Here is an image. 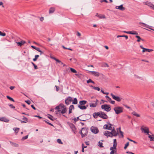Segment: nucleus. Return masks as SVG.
<instances>
[{"instance_id":"26","label":"nucleus","mask_w":154,"mask_h":154,"mask_svg":"<svg viewBox=\"0 0 154 154\" xmlns=\"http://www.w3.org/2000/svg\"><path fill=\"white\" fill-rule=\"evenodd\" d=\"M74 106L73 105H71L69 108V114L70 113L72 112V109H74Z\"/></svg>"},{"instance_id":"7","label":"nucleus","mask_w":154,"mask_h":154,"mask_svg":"<svg viewBox=\"0 0 154 154\" xmlns=\"http://www.w3.org/2000/svg\"><path fill=\"white\" fill-rule=\"evenodd\" d=\"M72 101V98L71 97H69L66 98L65 100V103L66 104L68 105L70 104Z\"/></svg>"},{"instance_id":"36","label":"nucleus","mask_w":154,"mask_h":154,"mask_svg":"<svg viewBox=\"0 0 154 154\" xmlns=\"http://www.w3.org/2000/svg\"><path fill=\"white\" fill-rule=\"evenodd\" d=\"M125 37L126 39H127L128 38V36L126 35H118L117 36V37L118 38L119 37Z\"/></svg>"},{"instance_id":"35","label":"nucleus","mask_w":154,"mask_h":154,"mask_svg":"<svg viewBox=\"0 0 154 154\" xmlns=\"http://www.w3.org/2000/svg\"><path fill=\"white\" fill-rule=\"evenodd\" d=\"M78 101L77 99V98H74L73 101L72 103V104H76L77 103Z\"/></svg>"},{"instance_id":"59","label":"nucleus","mask_w":154,"mask_h":154,"mask_svg":"<svg viewBox=\"0 0 154 154\" xmlns=\"http://www.w3.org/2000/svg\"><path fill=\"white\" fill-rule=\"evenodd\" d=\"M105 2L106 3H108V2L106 0H100V2Z\"/></svg>"},{"instance_id":"6","label":"nucleus","mask_w":154,"mask_h":154,"mask_svg":"<svg viewBox=\"0 0 154 154\" xmlns=\"http://www.w3.org/2000/svg\"><path fill=\"white\" fill-rule=\"evenodd\" d=\"M110 95L114 100L118 102H120L121 101L122 99L120 97H119L118 96H115L112 93H111Z\"/></svg>"},{"instance_id":"38","label":"nucleus","mask_w":154,"mask_h":154,"mask_svg":"<svg viewBox=\"0 0 154 154\" xmlns=\"http://www.w3.org/2000/svg\"><path fill=\"white\" fill-rule=\"evenodd\" d=\"M70 69L71 71L72 72L74 73L77 72L76 71L75 69H74L73 68H70Z\"/></svg>"},{"instance_id":"12","label":"nucleus","mask_w":154,"mask_h":154,"mask_svg":"<svg viewBox=\"0 0 154 154\" xmlns=\"http://www.w3.org/2000/svg\"><path fill=\"white\" fill-rule=\"evenodd\" d=\"M98 101V100L96 99V101L94 103H89L90 106L91 107H96L97 105V102Z\"/></svg>"},{"instance_id":"2","label":"nucleus","mask_w":154,"mask_h":154,"mask_svg":"<svg viewBox=\"0 0 154 154\" xmlns=\"http://www.w3.org/2000/svg\"><path fill=\"white\" fill-rule=\"evenodd\" d=\"M113 109L116 114H119L123 112V108L121 106H117L115 107Z\"/></svg>"},{"instance_id":"18","label":"nucleus","mask_w":154,"mask_h":154,"mask_svg":"<svg viewBox=\"0 0 154 154\" xmlns=\"http://www.w3.org/2000/svg\"><path fill=\"white\" fill-rule=\"evenodd\" d=\"M1 121L4 122H8L9 121L8 119L4 117H1Z\"/></svg>"},{"instance_id":"11","label":"nucleus","mask_w":154,"mask_h":154,"mask_svg":"<svg viewBox=\"0 0 154 154\" xmlns=\"http://www.w3.org/2000/svg\"><path fill=\"white\" fill-rule=\"evenodd\" d=\"M100 115V118L104 119H107L108 118L107 115L104 112L101 111Z\"/></svg>"},{"instance_id":"23","label":"nucleus","mask_w":154,"mask_h":154,"mask_svg":"<svg viewBox=\"0 0 154 154\" xmlns=\"http://www.w3.org/2000/svg\"><path fill=\"white\" fill-rule=\"evenodd\" d=\"M153 50L152 49H147L146 48H143V50L142 52H145L146 51H148V52H150L151 51H153Z\"/></svg>"},{"instance_id":"22","label":"nucleus","mask_w":154,"mask_h":154,"mask_svg":"<svg viewBox=\"0 0 154 154\" xmlns=\"http://www.w3.org/2000/svg\"><path fill=\"white\" fill-rule=\"evenodd\" d=\"M55 8L54 7H51L49 10V13L52 14L54 13L55 11Z\"/></svg>"},{"instance_id":"14","label":"nucleus","mask_w":154,"mask_h":154,"mask_svg":"<svg viewBox=\"0 0 154 154\" xmlns=\"http://www.w3.org/2000/svg\"><path fill=\"white\" fill-rule=\"evenodd\" d=\"M139 24L141 25L142 27H145L148 29H150V26L146 23L142 22H140L139 23Z\"/></svg>"},{"instance_id":"40","label":"nucleus","mask_w":154,"mask_h":154,"mask_svg":"<svg viewBox=\"0 0 154 154\" xmlns=\"http://www.w3.org/2000/svg\"><path fill=\"white\" fill-rule=\"evenodd\" d=\"M99 18L100 19H105L106 18L105 16L104 15H100Z\"/></svg>"},{"instance_id":"24","label":"nucleus","mask_w":154,"mask_h":154,"mask_svg":"<svg viewBox=\"0 0 154 154\" xmlns=\"http://www.w3.org/2000/svg\"><path fill=\"white\" fill-rule=\"evenodd\" d=\"M78 107L81 109H87V107L85 106H83L80 105H78Z\"/></svg>"},{"instance_id":"31","label":"nucleus","mask_w":154,"mask_h":154,"mask_svg":"<svg viewBox=\"0 0 154 154\" xmlns=\"http://www.w3.org/2000/svg\"><path fill=\"white\" fill-rule=\"evenodd\" d=\"M132 114L134 115V116L137 117H139L140 116V115L137 114L136 112L135 111H134L132 112Z\"/></svg>"},{"instance_id":"51","label":"nucleus","mask_w":154,"mask_h":154,"mask_svg":"<svg viewBox=\"0 0 154 154\" xmlns=\"http://www.w3.org/2000/svg\"><path fill=\"white\" fill-rule=\"evenodd\" d=\"M93 116L94 118L96 119L97 118V116L96 113V112L94 113L93 114Z\"/></svg>"},{"instance_id":"30","label":"nucleus","mask_w":154,"mask_h":154,"mask_svg":"<svg viewBox=\"0 0 154 154\" xmlns=\"http://www.w3.org/2000/svg\"><path fill=\"white\" fill-rule=\"evenodd\" d=\"M135 37L138 38V39L137 40V42H140V40H142V41L143 40V39H142L140 36L138 35H136Z\"/></svg>"},{"instance_id":"56","label":"nucleus","mask_w":154,"mask_h":154,"mask_svg":"<svg viewBox=\"0 0 154 154\" xmlns=\"http://www.w3.org/2000/svg\"><path fill=\"white\" fill-rule=\"evenodd\" d=\"M110 150H112L110 152V154H114V150H113V149H110Z\"/></svg>"},{"instance_id":"10","label":"nucleus","mask_w":154,"mask_h":154,"mask_svg":"<svg viewBox=\"0 0 154 154\" xmlns=\"http://www.w3.org/2000/svg\"><path fill=\"white\" fill-rule=\"evenodd\" d=\"M104 135L107 137L109 136L110 137H112L113 136L112 132H110L108 131H105L104 133Z\"/></svg>"},{"instance_id":"39","label":"nucleus","mask_w":154,"mask_h":154,"mask_svg":"<svg viewBox=\"0 0 154 154\" xmlns=\"http://www.w3.org/2000/svg\"><path fill=\"white\" fill-rule=\"evenodd\" d=\"M79 119V117H78L77 118H75L74 119V121L75 122L77 121ZM80 121H85V120H82V119H80Z\"/></svg>"},{"instance_id":"62","label":"nucleus","mask_w":154,"mask_h":154,"mask_svg":"<svg viewBox=\"0 0 154 154\" xmlns=\"http://www.w3.org/2000/svg\"><path fill=\"white\" fill-rule=\"evenodd\" d=\"M76 35L78 36H80L81 35V33L78 32H77Z\"/></svg>"},{"instance_id":"33","label":"nucleus","mask_w":154,"mask_h":154,"mask_svg":"<svg viewBox=\"0 0 154 154\" xmlns=\"http://www.w3.org/2000/svg\"><path fill=\"white\" fill-rule=\"evenodd\" d=\"M117 146V143L115 144V143H113V146L112 147H111L110 148V149H116V147Z\"/></svg>"},{"instance_id":"28","label":"nucleus","mask_w":154,"mask_h":154,"mask_svg":"<svg viewBox=\"0 0 154 154\" xmlns=\"http://www.w3.org/2000/svg\"><path fill=\"white\" fill-rule=\"evenodd\" d=\"M19 129H20L19 128H13V130L15 131V133L16 135L17 134V133L18 132Z\"/></svg>"},{"instance_id":"46","label":"nucleus","mask_w":154,"mask_h":154,"mask_svg":"<svg viewBox=\"0 0 154 154\" xmlns=\"http://www.w3.org/2000/svg\"><path fill=\"white\" fill-rule=\"evenodd\" d=\"M129 142H128L127 143L125 144V146L124 147V149H126L127 148V147L129 146Z\"/></svg>"},{"instance_id":"3","label":"nucleus","mask_w":154,"mask_h":154,"mask_svg":"<svg viewBox=\"0 0 154 154\" xmlns=\"http://www.w3.org/2000/svg\"><path fill=\"white\" fill-rule=\"evenodd\" d=\"M101 108L107 112H109L111 109L110 105L107 104H104L102 105L101 106Z\"/></svg>"},{"instance_id":"13","label":"nucleus","mask_w":154,"mask_h":154,"mask_svg":"<svg viewBox=\"0 0 154 154\" xmlns=\"http://www.w3.org/2000/svg\"><path fill=\"white\" fill-rule=\"evenodd\" d=\"M105 97L106 98L107 100L110 103L113 104H115V101H114L112 100L111 98H110L108 96H106Z\"/></svg>"},{"instance_id":"8","label":"nucleus","mask_w":154,"mask_h":154,"mask_svg":"<svg viewBox=\"0 0 154 154\" xmlns=\"http://www.w3.org/2000/svg\"><path fill=\"white\" fill-rule=\"evenodd\" d=\"M91 131L94 133L97 134L99 131L97 128L95 127L92 126L91 128Z\"/></svg>"},{"instance_id":"63","label":"nucleus","mask_w":154,"mask_h":154,"mask_svg":"<svg viewBox=\"0 0 154 154\" xmlns=\"http://www.w3.org/2000/svg\"><path fill=\"white\" fill-rule=\"evenodd\" d=\"M55 61L58 63H61V61L58 59H56V60H55Z\"/></svg>"},{"instance_id":"29","label":"nucleus","mask_w":154,"mask_h":154,"mask_svg":"<svg viewBox=\"0 0 154 154\" xmlns=\"http://www.w3.org/2000/svg\"><path fill=\"white\" fill-rule=\"evenodd\" d=\"M129 34H132V35H137V32L134 31H130V33H129Z\"/></svg>"},{"instance_id":"61","label":"nucleus","mask_w":154,"mask_h":154,"mask_svg":"<svg viewBox=\"0 0 154 154\" xmlns=\"http://www.w3.org/2000/svg\"><path fill=\"white\" fill-rule=\"evenodd\" d=\"M45 121V122L46 123H47L48 124V125H51V126H53V125L52 124H51V123H49V122H47V121Z\"/></svg>"},{"instance_id":"64","label":"nucleus","mask_w":154,"mask_h":154,"mask_svg":"<svg viewBox=\"0 0 154 154\" xmlns=\"http://www.w3.org/2000/svg\"><path fill=\"white\" fill-rule=\"evenodd\" d=\"M15 88V87L14 86H11L10 87V88L11 90H13L14 88Z\"/></svg>"},{"instance_id":"47","label":"nucleus","mask_w":154,"mask_h":154,"mask_svg":"<svg viewBox=\"0 0 154 154\" xmlns=\"http://www.w3.org/2000/svg\"><path fill=\"white\" fill-rule=\"evenodd\" d=\"M48 115L49 116H48V118L52 120H54L53 116L50 115Z\"/></svg>"},{"instance_id":"50","label":"nucleus","mask_w":154,"mask_h":154,"mask_svg":"<svg viewBox=\"0 0 154 154\" xmlns=\"http://www.w3.org/2000/svg\"><path fill=\"white\" fill-rule=\"evenodd\" d=\"M101 111H99L98 112H96V113L97 115V116H98L100 117V116L101 115Z\"/></svg>"},{"instance_id":"25","label":"nucleus","mask_w":154,"mask_h":154,"mask_svg":"<svg viewBox=\"0 0 154 154\" xmlns=\"http://www.w3.org/2000/svg\"><path fill=\"white\" fill-rule=\"evenodd\" d=\"M23 121H21L22 123H26L28 121V119L24 116H23Z\"/></svg>"},{"instance_id":"42","label":"nucleus","mask_w":154,"mask_h":154,"mask_svg":"<svg viewBox=\"0 0 154 154\" xmlns=\"http://www.w3.org/2000/svg\"><path fill=\"white\" fill-rule=\"evenodd\" d=\"M90 82H91L92 83L94 84V82L91 79H90L87 81V83H89Z\"/></svg>"},{"instance_id":"15","label":"nucleus","mask_w":154,"mask_h":154,"mask_svg":"<svg viewBox=\"0 0 154 154\" xmlns=\"http://www.w3.org/2000/svg\"><path fill=\"white\" fill-rule=\"evenodd\" d=\"M89 72L92 75H94V76H96L98 77L100 75V73L98 72H95V71H90Z\"/></svg>"},{"instance_id":"21","label":"nucleus","mask_w":154,"mask_h":154,"mask_svg":"<svg viewBox=\"0 0 154 154\" xmlns=\"http://www.w3.org/2000/svg\"><path fill=\"white\" fill-rule=\"evenodd\" d=\"M9 142L10 143L11 145L15 147H18L19 146V145L11 141H9Z\"/></svg>"},{"instance_id":"43","label":"nucleus","mask_w":154,"mask_h":154,"mask_svg":"<svg viewBox=\"0 0 154 154\" xmlns=\"http://www.w3.org/2000/svg\"><path fill=\"white\" fill-rule=\"evenodd\" d=\"M7 98L8 99H9L10 100H11V101H13V102H14V99L11 97H10V96H6Z\"/></svg>"},{"instance_id":"58","label":"nucleus","mask_w":154,"mask_h":154,"mask_svg":"<svg viewBox=\"0 0 154 154\" xmlns=\"http://www.w3.org/2000/svg\"><path fill=\"white\" fill-rule=\"evenodd\" d=\"M25 101L29 105L31 103V102L29 100H26Z\"/></svg>"},{"instance_id":"54","label":"nucleus","mask_w":154,"mask_h":154,"mask_svg":"<svg viewBox=\"0 0 154 154\" xmlns=\"http://www.w3.org/2000/svg\"><path fill=\"white\" fill-rule=\"evenodd\" d=\"M103 66L104 67H108L109 66L108 64L106 63H104L103 64Z\"/></svg>"},{"instance_id":"4","label":"nucleus","mask_w":154,"mask_h":154,"mask_svg":"<svg viewBox=\"0 0 154 154\" xmlns=\"http://www.w3.org/2000/svg\"><path fill=\"white\" fill-rule=\"evenodd\" d=\"M141 129L142 131H143L145 133H146L147 135L149 134V129L148 127L142 126L141 128Z\"/></svg>"},{"instance_id":"16","label":"nucleus","mask_w":154,"mask_h":154,"mask_svg":"<svg viewBox=\"0 0 154 154\" xmlns=\"http://www.w3.org/2000/svg\"><path fill=\"white\" fill-rule=\"evenodd\" d=\"M69 126L70 128L72 129V130L73 132L75 133V128L74 125L72 123H70L69 124Z\"/></svg>"},{"instance_id":"1","label":"nucleus","mask_w":154,"mask_h":154,"mask_svg":"<svg viewBox=\"0 0 154 154\" xmlns=\"http://www.w3.org/2000/svg\"><path fill=\"white\" fill-rule=\"evenodd\" d=\"M55 109L58 110V112L60 111L62 114L65 113L67 111L66 108L63 104H60L59 105L57 106Z\"/></svg>"},{"instance_id":"32","label":"nucleus","mask_w":154,"mask_h":154,"mask_svg":"<svg viewBox=\"0 0 154 154\" xmlns=\"http://www.w3.org/2000/svg\"><path fill=\"white\" fill-rule=\"evenodd\" d=\"M90 87L94 89L95 90H97L98 91H99L100 90V88L98 87H94L92 85H91Z\"/></svg>"},{"instance_id":"49","label":"nucleus","mask_w":154,"mask_h":154,"mask_svg":"<svg viewBox=\"0 0 154 154\" xmlns=\"http://www.w3.org/2000/svg\"><path fill=\"white\" fill-rule=\"evenodd\" d=\"M109 125L108 130H112V125L110 124H109Z\"/></svg>"},{"instance_id":"20","label":"nucleus","mask_w":154,"mask_h":154,"mask_svg":"<svg viewBox=\"0 0 154 154\" xmlns=\"http://www.w3.org/2000/svg\"><path fill=\"white\" fill-rule=\"evenodd\" d=\"M117 131L118 132V131H119L120 135L119 136V137H120L123 138L124 137L123 132L121 131V128H119L117 129Z\"/></svg>"},{"instance_id":"57","label":"nucleus","mask_w":154,"mask_h":154,"mask_svg":"<svg viewBox=\"0 0 154 154\" xmlns=\"http://www.w3.org/2000/svg\"><path fill=\"white\" fill-rule=\"evenodd\" d=\"M55 87L56 88V91H59V87L58 86H57V85H55Z\"/></svg>"},{"instance_id":"27","label":"nucleus","mask_w":154,"mask_h":154,"mask_svg":"<svg viewBox=\"0 0 154 154\" xmlns=\"http://www.w3.org/2000/svg\"><path fill=\"white\" fill-rule=\"evenodd\" d=\"M87 103V101L85 100L81 101L79 102L80 105H85Z\"/></svg>"},{"instance_id":"44","label":"nucleus","mask_w":154,"mask_h":154,"mask_svg":"<svg viewBox=\"0 0 154 154\" xmlns=\"http://www.w3.org/2000/svg\"><path fill=\"white\" fill-rule=\"evenodd\" d=\"M98 143H99V146L100 147H103V144L102 142H100V141Z\"/></svg>"},{"instance_id":"41","label":"nucleus","mask_w":154,"mask_h":154,"mask_svg":"<svg viewBox=\"0 0 154 154\" xmlns=\"http://www.w3.org/2000/svg\"><path fill=\"white\" fill-rule=\"evenodd\" d=\"M39 57V56L38 55H35V58H33V60L34 61H36Z\"/></svg>"},{"instance_id":"60","label":"nucleus","mask_w":154,"mask_h":154,"mask_svg":"<svg viewBox=\"0 0 154 154\" xmlns=\"http://www.w3.org/2000/svg\"><path fill=\"white\" fill-rule=\"evenodd\" d=\"M44 18L43 17H41L40 18V20L41 21H43L44 20Z\"/></svg>"},{"instance_id":"34","label":"nucleus","mask_w":154,"mask_h":154,"mask_svg":"<svg viewBox=\"0 0 154 154\" xmlns=\"http://www.w3.org/2000/svg\"><path fill=\"white\" fill-rule=\"evenodd\" d=\"M148 137L150 138V141H154V137H152L150 134H148Z\"/></svg>"},{"instance_id":"19","label":"nucleus","mask_w":154,"mask_h":154,"mask_svg":"<svg viewBox=\"0 0 154 154\" xmlns=\"http://www.w3.org/2000/svg\"><path fill=\"white\" fill-rule=\"evenodd\" d=\"M111 132L112 134V135H113V136H117L118 134V132L117 131V132H116V130L114 129L112 130Z\"/></svg>"},{"instance_id":"48","label":"nucleus","mask_w":154,"mask_h":154,"mask_svg":"<svg viewBox=\"0 0 154 154\" xmlns=\"http://www.w3.org/2000/svg\"><path fill=\"white\" fill-rule=\"evenodd\" d=\"M0 35L5 36L6 35V34L5 33H3L0 31Z\"/></svg>"},{"instance_id":"53","label":"nucleus","mask_w":154,"mask_h":154,"mask_svg":"<svg viewBox=\"0 0 154 154\" xmlns=\"http://www.w3.org/2000/svg\"><path fill=\"white\" fill-rule=\"evenodd\" d=\"M28 135H27L25 137H23V138H22V140H24L27 139L28 137Z\"/></svg>"},{"instance_id":"37","label":"nucleus","mask_w":154,"mask_h":154,"mask_svg":"<svg viewBox=\"0 0 154 154\" xmlns=\"http://www.w3.org/2000/svg\"><path fill=\"white\" fill-rule=\"evenodd\" d=\"M109 125V124L105 125L103 126V128L105 129H108Z\"/></svg>"},{"instance_id":"5","label":"nucleus","mask_w":154,"mask_h":154,"mask_svg":"<svg viewBox=\"0 0 154 154\" xmlns=\"http://www.w3.org/2000/svg\"><path fill=\"white\" fill-rule=\"evenodd\" d=\"M80 134H81L82 137H83L87 135V131L85 128H82Z\"/></svg>"},{"instance_id":"9","label":"nucleus","mask_w":154,"mask_h":154,"mask_svg":"<svg viewBox=\"0 0 154 154\" xmlns=\"http://www.w3.org/2000/svg\"><path fill=\"white\" fill-rule=\"evenodd\" d=\"M115 8L122 11H124L125 10V8L123 7V5H121L119 6H116Z\"/></svg>"},{"instance_id":"45","label":"nucleus","mask_w":154,"mask_h":154,"mask_svg":"<svg viewBox=\"0 0 154 154\" xmlns=\"http://www.w3.org/2000/svg\"><path fill=\"white\" fill-rule=\"evenodd\" d=\"M57 142L59 144H63V143L61 140L60 139L57 140Z\"/></svg>"},{"instance_id":"52","label":"nucleus","mask_w":154,"mask_h":154,"mask_svg":"<svg viewBox=\"0 0 154 154\" xmlns=\"http://www.w3.org/2000/svg\"><path fill=\"white\" fill-rule=\"evenodd\" d=\"M33 65V66H34V68L35 69H37L38 68L37 67V66L35 65L32 62L31 63Z\"/></svg>"},{"instance_id":"17","label":"nucleus","mask_w":154,"mask_h":154,"mask_svg":"<svg viewBox=\"0 0 154 154\" xmlns=\"http://www.w3.org/2000/svg\"><path fill=\"white\" fill-rule=\"evenodd\" d=\"M16 43L17 44L18 46H21L26 43L25 41L22 40L20 42H17Z\"/></svg>"},{"instance_id":"55","label":"nucleus","mask_w":154,"mask_h":154,"mask_svg":"<svg viewBox=\"0 0 154 154\" xmlns=\"http://www.w3.org/2000/svg\"><path fill=\"white\" fill-rule=\"evenodd\" d=\"M9 106L11 108L13 109H14L15 108V106H14L12 104H11L9 105Z\"/></svg>"}]
</instances>
